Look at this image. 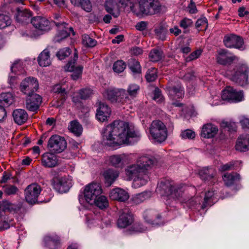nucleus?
I'll return each mask as SVG.
<instances>
[{
	"label": "nucleus",
	"mask_w": 249,
	"mask_h": 249,
	"mask_svg": "<svg viewBox=\"0 0 249 249\" xmlns=\"http://www.w3.org/2000/svg\"><path fill=\"white\" fill-rule=\"evenodd\" d=\"M103 140H128L130 138L140 139L139 130L128 123L115 120L101 131Z\"/></svg>",
	"instance_id": "obj_1"
},
{
	"label": "nucleus",
	"mask_w": 249,
	"mask_h": 249,
	"mask_svg": "<svg viewBox=\"0 0 249 249\" xmlns=\"http://www.w3.org/2000/svg\"><path fill=\"white\" fill-rule=\"evenodd\" d=\"M184 191L182 185L175 184L168 180L160 181L157 189V192L164 197V199L179 198Z\"/></svg>",
	"instance_id": "obj_2"
},
{
	"label": "nucleus",
	"mask_w": 249,
	"mask_h": 249,
	"mask_svg": "<svg viewBox=\"0 0 249 249\" xmlns=\"http://www.w3.org/2000/svg\"><path fill=\"white\" fill-rule=\"evenodd\" d=\"M125 174L128 180H134L135 185L143 186L147 182V175L136 162L126 167Z\"/></svg>",
	"instance_id": "obj_3"
},
{
	"label": "nucleus",
	"mask_w": 249,
	"mask_h": 249,
	"mask_svg": "<svg viewBox=\"0 0 249 249\" xmlns=\"http://www.w3.org/2000/svg\"><path fill=\"white\" fill-rule=\"evenodd\" d=\"M139 12L136 13L145 15H152L159 13L161 10V5L158 0H140Z\"/></svg>",
	"instance_id": "obj_4"
},
{
	"label": "nucleus",
	"mask_w": 249,
	"mask_h": 249,
	"mask_svg": "<svg viewBox=\"0 0 249 249\" xmlns=\"http://www.w3.org/2000/svg\"><path fill=\"white\" fill-rule=\"evenodd\" d=\"M149 132L154 139L165 140L167 137L166 128L160 121H153L149 127Z\"/></svg>",
	"instance_id": "obj_5"
},
{
	"label": "nucleus",
	"mask_w": 249,
	"mask_h": 249,
	"mask_svg": "<svg viewBox=\"0 0 249 249\" xmlns=\"http://www.w3.org/2000/svg\"><path fill=\"white\" fill-rule=\"evenodd\" d=\"M249 68L246 65L238 66L235 71L232 75L231 79L241 86H244L248 84Z\"/></svg>",
	"instance_id": "obj_6"
},
{
	"label": "nucleus",
	"mask_w": 249,
	"mask_h": 249,
	"mask_svg": "<svg viewBox=\"0 0 249 249\" xmlns=\"http://www.w3.org/2000/svg\"><path fill=\"white\" fill-rule=\"evenodd\" d=\"M102 193V190L99 184L97 183L89 184L85 187L84 190L85 199L88 203L91 204Z\"/></svg>",
	"instance_id": "obj_7"
},
{
	"label": "nucleus",
	"mask_w": 249,
	"mask_h": 249,
	"mask_svg": "<svg viewBox=\"0 0 249 249\" xmlns=\"http://www.w3.org/2000/svg\"><path fill=\"white\" fill-rule=\"evenodd\" d=\"M221 98L223 100L237 103L244 100V94L241 90L237 91L231 87H228L222 91Z\"/></svg>",
	"instance_id": "obj_8"
},
{
	"label": "nucleus",
	"mask_w": 249,
	"mask_h": 249,
	"mask_svg": "<svg viewBox=\"0 0 249 249\" xmlns=\"http://www.w3.org/2000/svg\"><path fill=\"white\" fill-rule=\"evenodd\" d=\"M38 88V83L36 78L29 77L25 78L21 83L20 90L25 94L31 95L36 94Z\"/></svg>",
	"instance_id": "obj_9"
},
{
	"label": "nucleus",
	"mask_w": 249,
	"mask_h": 249,
	"mask_svg": "<svg viewBox=\"0 0 249 249\" xmlns=\"http://www.w3.org/2000/svg\"><path fill=\"white\" fill-rule=\"evenodd\" d=\"M53 188L60 193L67 192L71 187V181L66 177L54 178L52 180Z\"/></svg>",
	"instance_id": "obj_10"
},
{
	"label": "nucleus",
	"mask_w": 249,
	"mask_h": 249,
	"mask_svg": "<svg viewBox=\"0 0 249 249\" xmlns=\"http://www.w3.org/2000/svg\"><path fill=\"white\" fill-rule=\"evenodd\" d=\"M221 128L218 133L220 140L231 138V134L236 131L237 126L234 123L222 121L220 123Z\"/></svg>",
	"instance_id": "obj_11"
},
{
	"label": "nucleus",
	"mask_w": 249,
	"mask_h": 249,
	"mask_svg": "<svg viewBox=\"0 0 249 249\" xmlns=\"http://www.w3.org/2000/svg\"><path fill=\"white\" fill-rule=\"evenodd\" d=\"M77 58L78 53L76 50H75L73 58L69 61L65 67L66 71L72 72L71 77L74 80H76L81 77L83 69V67L82 66L75 67V64Z\"/></svg>",
	"instance_id": "obj_12"
},
{
	"label": "nucleus",
	"mask_w": 249,
	"mask_h": 249,
	"mask_svg": "<svg viewBox=\"0 0 249 249\" xmlns=\"http://www.w3.org/2000/svg\"><path fill=\"white\" fill-rule=\"evenodd\" d=\"M41 192V188L36 183L28 185L25 189V199L30 204H35Z\"/></svg>",
	"instance_id": "obj_13"
},
{
	"label": "nucleus",
	"mask_w": 249,
	"mask_h": 249,
	"mask_svg": "<svg viewBox=\"0 0 249 249\" xmlns=\"http://www.w3.org/2000/svg\"><path fill=\"white\" fill-rule=\"evenodd\" d=\"M223 42L227 48H235L241 50L244 49L243 39L240 36L234 34L225 36Z\"/></svg>",
	"instance_id": "obj_14"
},
{
	"label": "nucleus",
	"mask_w": 249,
	"mask_h": 249,
	"mask_svg": "<svg viewBox=\"0 0 249 249\" xmlns=\"http://www.w3.org/2000/svg\"><path fill=\"white\" fill-rule=\"evenodd\" d=\"M56 25L58 27V30L57 34L53 39L55 42H61L63 39L69 36L71 32L74 35L72 28L69 26L66 23H57Z\"/></svg>",
	"instance_id": "obj_15"
},
{
	"label": "nucleus",
	"mask_w": 249,
	"mask_h": 249,
	"mask_svg": "<svg viewBox=\"0 0 249 249\" xmlns=\"http://www.w3.org/2000/svg\"><path fill=\"white\" fill-rule=\"evenodd\" d=\"M42 102V97L37 94L28 95L26 99V107L27 110L35 112L38 110Z\"/></svg>",
	"instance_id": "obj_16"
},
{
	"label": "nucleus",
	"mask_w": 249,
	"mask_h": 249,
	"mask_svg": "<svg viewBox=\"0 0 249 249\" xmlns=\"http://www.w3.org/2000/svg\"><path fill=\"white\" fill-rule=\"evenodd\" d=\"M236 57L227 50H220L217 52V62L222 65H231Z\"/></svg>",
	"instance_id": "obj_17"
},
{
	"label": "nucleus",
	"mask_w": 249,
	"mask_h": 249,
	"mask_svg": "<svg viewBox=\"0 0 249 249\" xmlns=\"http://www.w3.org/2000/svg\"><path fill=\"white\" fill-rule=\"evenodd\" d=\"M31 23L37 30L42 32H48L51 30L50 22L45 18L37 16L32 18Z\"/></svg>",
	"instance_id": "obj_18"
},
{
	"label": "nucleus",
	"mask_w": 249,
	"mask_h": 249,
	"mask_svg": "<svg viewBox=\"0 0 249 249\" xmlns=\"http://www.w3.org/2000/svg\"><path fill=\"white\" fill-rule=\"evenodd\" d=\"M32 16V13L29 9L18 8L14 17L17 22L27 24L31 22Z\"/></svg>",
	"instance_id": "obj_19"
},
{
	"label": "nucleus",
	"mask_w": 249,
	"mask_h": 249,
	"mask_svg": "<svg viewBox=\"0 0 249 249\" xmlns=\"http://www.w3.org/2000/svg\"><path fill=\"white\" fill-rule=\"evenodd\" d=\"M134 221L133 216L131 212L125 209L123 210L117 221V225L121 228H125L130 225Z\"/></svg>",
	"instance_id": "obj_20"
},
{
	"label": "nucleus",
	"mask_w": 249,
	"mask_h": 249,
	"mask_svg": "<svg viewBox=\"0 0 249 249\" xmlns=\"http://www.w3.org/2000/svg\"><path fill=\"white\" fill-rule=\"evenodd\" d=\"M218 128L214 124L208 123L203 125L200 133L201 136L204 139H212L218 134Z\"/></svg>",
	"instance_id": "obj_21"
},
{
	"label": "nucleus",
	"mask_w": 249,
	"mask_h": 249,
	"mask_svg": "<svg viewBox=\"0 0 249 249\" xmlns=\"http://www.w3.org/2000/svg\"><path fill=\"white\" fill-rule=\"evenodd\" d=\"M101 141H97L100 143ZM102 144L108 150H116L121 147L132 145L135 144V141H102Z\"/></svg>",
	"instance_id": "obj_22"
},
{
	"label": "nucleus",
	"mask_w": 249,
	"mask_h": 249,
	"mask_svg": "<svg viewBox=\"0 0 249 249\" xmlns=\"http://www.w3.org/2000/svg\"><path fill=\"white\" fill-rule=\"evenodd\" d=\"M217 188L213 187L211 190H208L205 194L204 203L201 206V208L204 209L208 206H212L217 199Z\"/></svg>",
	"instance_id": "obj_23"
},
{
	"label": "nucleus",
	"mask_w": 249,
	"mask_h": 249,
	"mask_svg": "<svg viewBox=\"0 0 249 249\" xmlns=\"http://www.w3.org/2000/svg\"><path fill=\"white\" fill-rule=\"evenodd\" d=\"M109 196L111 199L121 202L125 201L129 197L128 193L126 191L119 188L110 191Z\"/></svg>",
	"instance_id": "obj_24"
},
{
	"label": "nucleus",
	"mask_w": 249,
	"mask_h": 249,
	"mask_svg": "<svg viewBox=\"0 0 249 249\" xmlns=\"http://www.w3.org/2000/svg\"><path fill=\"white\" fill-rule=\"evenodd\" d=\"M155 159L149 156H142L140 157L137 160L136 163L146 174V171L150 169L154 165Z\"/></svg>",
	"instance_id": "obj_25"
},
{
	"label": "nucleus",
	"mask_w": 249,
	"mask_h": 249,
	"mask_svg": "<svg viewBox=\"0 0 249 249\" xmlns=\"http://www.w3.org/2000/svg\"><path fill=\"white\" fill-rule=\"evenodd\" d=\"M111 112L108 106L101 102H99V106L97 109L96 117L100 122H104L107 120Z\"/></svg>",
	"instance_id": "obj_26"
},
{
	"label": "nucleus",
	"mask_w": 249,
	"mask_h": 249,
	"mask_svg": "<svg viewBox=\"0 0 249 249\" xmlns=\"http://www.w3.org/2000/svg\"><path fill=\"white\" fill-rule=\"evenodd\" d=\"M42 165L46 167H53L58 165L57 156L52 153H46L42 156Z\"/></svg>",
	"instance_id": "obj_27"
},
{
	"label": "nucleus",
	"mask_w": 249,
	"mask_h": 249,
	"mask_svg": "<svg viewBox=\"0 0 249 249\" xmlns=\"http://www.w3.org/2000/svg\"><path fill=\"white\" fill-rule=\"evenodd\" d=\"M199 175L202 180L210 182V184H213L217 181L214 177L215 172L212 168H204L199 171Z\"/></svg>",
	"instance_id": "obj_28"
},
{
	"label": "nucleus",
	"mask_w": 249,
	"mask_h": 249,
	"mask_svg": "<svg viewBox=\"0 0 249 249\" xmlns=\"http://www.w3.org/2000/svg\"><path fill=\"white\" fill-rule=\"evenodd\" d=\"M47 146L51 152L60 153L66 148L67 143V141H48Z\"/></svg>",
	"instance_id": "obj_29"
},
{
	"label": "nucleus",
	"mask_w": 249,
	"mask_h": 249,
	"mask_svg": "<svg viewBox=\"0 0 249 249\" xmlns=\"http://www.w3.org/2000/svg\"><path fill=\"white\" fill-rule=\"evenodd\" d=\"M14 122L18 124H22L28 119V115L26 111L22 109H17L13 112Z\"/></svg>",
	"instance_id": "obj_30"
},
{
	"label": "nucleus",
	"mask_w": 249,
	"mask_h": 249,
	"mask_svg": "<svg viewBox=\"0 0 249 249\" xmlns=\"http://www.w3.org/2000/svg\"><path fill=\"white\" fill-rule=\"evenodd\" d=\"M119 173L118 171L108 169L103 173V177L105 180V183L107 186H110L118 177Z\"/></svg>",
	"instance_id": "obj_31"
},
{
	"label": "nucleus",
	"mask_w": 249,
	"mask_h": 249,
	"mask_svg": "<svg viewBox=\"0 0 249 249\" xmlns=\"http://www.w3.org/2000/svg\"><path fill=\"white\" fill-rule=\"evenodd\" d=\"M166 90L169 95L173 99L181 98L184 94L183 88L179 84L175 86L168 87L166 88Z\"/></svg>",
	"instance_id": "obj_32"
},
{
	"label": "nucleus",
	"mask_w": 249,
	"mask_h": 249,
	"mask_svg": "<svg viewBox=\"0 0 249 249\" xmlns=\"http://www.w3.org/2000/svg\"><path fill=\"white\" fill-rule=\"evenodd\" d=\"M11 73L9 77V83L10 85H14V81L16 77L14 75L13 72H15L17 75L22 73V67L20 61H16L11 67Z\"/></svg>",
	"instance_id": "obj_33"
},
{
	"label": "nucleus",
	"mask_w": 249,
	"mask_h": 249,
	"mask_svg": "<svg viewBox=\"0 0 249 249\" xmlns=\"http://www.w3.org/2000/svg\"><path fill=\"white\" fill-rule=\"evenodd\" d=\"M39 65L42 67H47L51 64L50 52L48 48L44 50L37 58Z\"/></svg>",
	"instance_id": "obj_34"
},
{
	"label": "nucleus",
	"mask_w": 249,
	"mask_h": 249,
	"mask_svg": "<svg viewBox=\"0 0 249 249\" xmlns=\"http://www.w3.org/2000/svg\"><path fill=\"white\" fill-rule=\"evenodd\" d=\"M223 179L226 186H231L236 181H239L241 178L240 175L236 173H227L224 175Z\"/></svg>",
	"instance_id": "obj_35"
},
{
	"label": "nucleus",
	"mask_w": 249,
	"mask_h": 249,
	"mask_svg": "<svg viewBox=\"0 0 249 249\" xmlns=\"http://www.w3.org/2000/svg\"><path fill=\"white\" fill-rule=\"evenodd\" d=\"M105 6L107 11L113 17L117 18L119 16L120 12L118 7L114 0H107Z\"/></svg>",
	"instance_id": "obj_36"
},
{
	"label": "nucleus",
	"mask_w": 249,
	"mask_h": 249,
	"mask_svg": "<svg viewBox=\"0 0 249 249\" xmlns=\"http://www.w3.org/2000/svg\"><path fill=\"white\" fill-rule=\"evenodd\" d=\"M45 246L49 249H57L60 244L59 239L58 237L46 236L44 238Z\"/></svg>",
	"instance_id": "obj_37"
},
{
	"label": "nucleus",
	"mask_w": 249,
	"mask_h": 249,
	"mask_svg": "<svg viewBox=\"0 0 249 249\" xmlns=\"http://www.w3.org/2000/svg\"><path fill=\"white\" fill-rule=\"evenodd\" d=\"M71 2L75 6H80L87 12L92 10V5L89 0H71Z\"/></svg>",
	"instance_id": "obj_38"
},
{
	"label": "nucleus",
	"mask_w": 249,
	"mask_h": 249,
	"mask_svg": "<svg viewBox=\"0 0 249 249\" xmlns=\"http://www.w3.org/2000/svg\"><path fill=\"white\" fill-rule=\"evenodd\" d=\"M69 129L76 136L81 135L83 131L82 125L76 121H71L69 125Z\"/></svg>",
	"instance_id": "obj_39"
},
{
	"label": "nucleus",
	"mask_w": 249,
	"mask_h": 249,
	"mask_svg": "<svg viewBox=\"0 0 249 249\" xmlns=\"http://www.w3.org/2000/svg\"><path fill=\"white\" fill-rule=\"evenodd\" d=\"M17 210V206L7 201H3L0 203V214L5 212H15Z\"/></svg>",
	"instance_id": "obj_40"
},
{
	"label": "nucleus",
	"mask_w": 249,
	"mask_h": 249,
	"mask_svg": "<svg viewBox=\"0 0 249 249\" xmlns=\"http://www.w3.org/2000/svg\"><path fill=\"white\" fill-rule=\"evenodd\" d=\"M123 156L122 155H113L109 157V161L110 164L115 167H121L124 163L122 161Z\"/></svg>",
	"instance_id": "obj_41"
},
{
	"label": "nucleus",
	"mask_w": 249,
	"mask_h": 249,
	"mask_svg": "<svg viewBox=\"0 0 249 249\" xmlns=\"http://www.w3.org/2000/svg\"><path fill=\"white\" fill-rule=\"evenodd\" d=\"M128 65L133 73H140L141 72V67L140 63L137 60L132 58L129 59Z\"/></svg>",
	"instance_id": "obj_42"
},
{
	"label": "nucleus",
	"mask_w": 249,
	"mask_h": 249,
	"mask_svg": "<svg viewBox=\"0 0 249 249\" xmlns=\"http://www.w3.org/2000/svg\"><path fill=\"white\" fill-rule=\"evenodd\" d=\"M163 52L161 50L155 49L151 51L149 57L151 61L157 62L161 60L163 57Z\"/></svg>",
	"instance_id": "obj_43"
},
{
	"label": "nucleus",
	"mask_w": 249,
	"mask_h": 249,
	"mask_svg": "<svg viewBox=\"0 0 249 249\" xmlns=\"http://www.w3.org/2000/svg\"><path fill=\"white\" fill-rule=\"evenodd\" d=\"M82 44L86 47L92 48L96 45L97 41L85 34L82 36Z\"/></svg>",
	"instance_id": "obj_44"
},
{
	"label": "nucleus",
	"mask_w": 249,
	"mask_h": 249,
	"mask_svg": "<svg viewBox=\"0 0 249 249\" xmlns=\"http://www.w3.org/2000/svg\"><path fill=\"white\" fill-rule=\"evenodd\" d=\"M13 97L9 92L2 93L0 95V102L4 105L9 106L13 102Z\"/></svg>",
	"instance_id": "obj_45"
},
{
	"label": "nucleus",
	"mask_w": 249,
	"mask_h": 249,
	"mask_svg": "<svg viewBox=\"0 0 249 249\" xmlns=\"http://www.w3.org/2000/svg\"><path fill=\"white\" fill-rule=\"evenodd\" d=\"M93 203L101 209L106 208L108 206L107 198L104 196H99Z\"/></svg>",
	"instance_id": "obj_46"
},
{
	"label": "nucleus",
	"mask_w": 249,
	"mask_h": 249,
	"mask_svg": "<svg viewBox=\"0 0 249 249\" xmlns=\"http://www.w3.org/2000/svg\"><path fill=\"white\" fill-rule=\"evenodd\" d=\"M11 24V19L7 15L0 14V29H3L10 26Z\"/></svg>",
	"instance_id": "obj_47"
},
{
	"label": "nucleus",
	"mask_w": 249,
	"mask_h": 249,
	"mask_svg": "<svg viewBox=\"0 0 249 249\" xmlns=\"http://www.w3.org/2000/svg\"><path fill=\"white\" fill-rule=\"evenodd\" d=\"M126 65L123 60H118L116 61L113 65V70L116 73H121L123 72L126 68Z\"/></svg>",
	"instance_id": "obj_48"
},
{
	"label": "nucleus",
	"mask_w": 249,
	"mask_h": 249,
	"mask_svg": "<svg viewBox=\"0 0 249 249\" xmlns=\"http://www.w3.org/2000/svg\"><path fill=\"white\" fill-rule=\"evenodd\" d=\"M196 135L195 132L189 129L181 131L180 135L181 139L189 140L194 139L196 137Z\"/></svg>",
	"instance_id": "obj_49"
},
{
	"label": "nucleus",
	"mask_w": 249,
	"mask_h": 249,
	"mask_svg": "<svg viewBox=\"0 0 249 249\" xmlns=\"http://www.w3.org/2000/svg\"><path fill=\"white\" fill-rule=\"evenodd\" d=\"M151 196L150 192H144L137 194L134 197V201L137 203L143 202Z\"/></svg>",
	"instance_id": "obj_50"
},
{
	"label": "nucleus",
	"mask_w": 249,
	"mask_h": 249,
	"mask_svg": "<svg viewBox=\"0 0 249 249\" xmlns=\"http://www.w3.org/2000/svg\"><path fill=\"white\" fill-rule=\"evenodd\" d=\"M236 150L245 152L249 150V141H237L235 145Z\"/></svg>",
	"instance_id": "obj_51"
},
{
	"label": "nucleus",
	"mask_w": 249,
	"mask_h": 249,
	"mask_svg": "<svg viewBox=\"0 0 249 249\" xmlns=\"http://www.w3.org/2000/svg\"><path fill=\"white\" fill-rule=\"evenodd\" d=\"M116 102H122L124 99L125 100L128 98L125 89H116Z\"/></svg>",
	"instance_id": "obj_52"
},
{
	"label": "nucleus",
	"mask_w": 249,
	"mask_h": 249,
	"mask_svg": "<svg viewBox=\"0 0 249 249\" xmlns=\"http://www.w3.org/2000/svg\"><path fill=\"white\" fill-rule=\"evenodd\" d=\"M166 32V29L161 26L155 29V33L157 37L162 40L165 39Z\"/></svg>",
	"instance_id": "obj_53"
},
{
	"label": "nucleus",
	"mask_w": 249,
	"mask_h": 249,
	"mask_svg": "<svg viewBox=\"0 0 249 249\" xmlns=\"http://www.w3.org/2000/svg\"><path fill=\"white\" fill-rule=\"evenodd\" d=\"M140 89L139 86L135 84H132L129 85L127 88L128 94L131 97H136Z\"/></svg>",
	"instance_id": "obj_54"
},
{
	"label": "nucleus",
	"mask_w": 249,
	"mask_h": 249,
	"mask_svg": "<svg viewBox=\"0 0 249 249\" xmlns=\"http://www.w3.org/2000/svg\"><path fill=\"white\" fill-rule=\"evenodd\" d=\"M157 77V69L151 68L147 71L145 75V78L147 81H154Z\"/></svg>",
	"instance_id": "obj_55"
},
{
	"label": "nucleus",
	"mask_w": 249,
	"mask_h": 249,
	"mask_svg": "<svg viewBox=\"0 0 249 249\" xmlns=\"http://www.w3.org/2000/svg\"><path fill=\"white\" fill-rule=\"evenodd\" d=\"M116 89H107L104 96L111 102H116Z\"/></svg>",
	"instance_id": "obj_56"
},
{
	"label": "nucleus",
	"mask_w": 249,
	"mask_h": 249,
	"mask_svg": "<svg viewBox=\"0 0 249 249\" xmlns=\"http://www.w3.org/2000/svg\"><path fill=\"white\" fill-rule=\"evenodd\" d=\"M93 90L90 88H84L80 89L79 94L81 99H86L93 94Z\"/></svg>",
	"instance_id": "obj_57"
},
{
	"label": "nucleus",
	"mask_w": 249,
	"mask_h": 249,
	"mask_svg": "<svg viewBox=\"0 0 249 249\" xmlns=\"http://www.w3.org/2000/svg\"><path fill=\"white\" fill-rule=\"evenodd\" d=\"M71 54V51L69 48L66 47L60 50L56 53V56L60 60L65 59Z\"/></svg>",
	"instance_id": "obj_58"
},
{
	"label": "nucleus",
	"mask_w": 249,
	"mask_h": 249,
	"mask_svg": "<svg viewBox=\"0 0 249 249\" xmlns=\"http://www.w3.org/2000/svg\"><path fill=\"white\" fill-rule=\"evenodd\" d=\"M146 228L139 223H135L129 230L130 233L134 232H142L145 231Z\"/></svg>",
	"instance_id": "obj_59"
},
{
	"label": "nucleus",
	"mask_w": 249,
	"mask_h": 249,
	"mask_svg": "<svg viewBox=\"0 0 249 249\" xmlns=\"http://www.w3.org/2000/svg\"><path fill=\"white\" fill-rule=\"evenodd\" d=\"M52 90L53 92L60 94L61 96H64L67 94L65 88H62V87L59 84L54 85Z\"/></svg>",
	"instance_id": "obj_60"
},
{
	"label": "nucleus",
	"mask_w": 249,
	"mask_h": 249,
	"mask_svg": "<svg viewBox=\"0 0 249 249\" xmlns=\"http://www.w3.org/2000/svg\"><path fill=\"white\" fill-rule=\"evenodd\" d=\"M18 190V188L14 185H7L5 187L4 193L7 195H13L16 194Z\"/></svg>",
	"instance_id": "obj_61"
},
{
	"label": "nucleus",
	"mask_w": 249,
	"mask_h": 249,
	"mask_svg": "<svg viewBox=\"0 0 249 249\" xmlns=\"http://www.w3.org/2000/svg\"><path fill=\"white\" fill-rule=\"evenodd\" d=\"M208 26V21L205 17L197 19L196 23V27L199 29L200 27H205L206 28Z\"/></svg>",
	"instance_id": "obj_62"
},
{
	"label": "nucleus",
	"mask_w": 249,
	"mask_h": 249,
	"mask_svg": "<svg viewBox=\"0 0 249 249\" xmlns=\"http://www.w3.org/2000/svg\"><path fill=\"white\" fill-rule=\"evenodd\" d=\"M153 99L157 102L161 103L162 102L163 99L161 93V91L158 88L155 89L154 91Z\"/></svg>",
	"instance_id": "obj_63"
},
{
	"label": "nucleus",
	"mask_w": 249,
	"mask_h": 249,
	"mask_svg": "<svg viewBox=\"0 0 249 249\" xmlns=\"http://www.w3.org/2000/svg\"><path fill=\"white\" fill-rule=\"evenodd\" d=\"M193 22L191 19L184 18L182 19L179 22L180 27L183 29H186L192 26Z\"/></svg>",
	"instance_id": "obj_64"
}]
</instances>
